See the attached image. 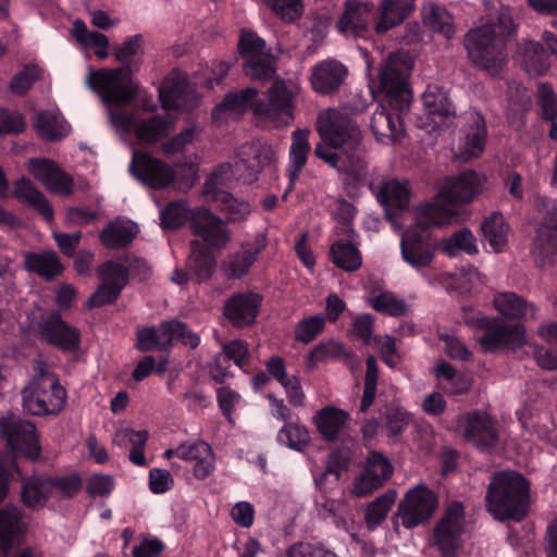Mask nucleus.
<instances>
[{"label": "nucleus", "mask_w": 557, "mask_h": 557, "mask_svg": "<svg viewBox=\"0 0 557 557\" xmlns=\"http://www.w3.org/2000/svg\"><path fill=\"white\" fill-rule=\"evenodd\" d=\"M312 420L321 437L326 442H334L343 433L349 413L334 406H326L318 410Z\"/></svg>", "instance_id": "2f4dec72"}, {"label": "nucleus", "mask_w": 557, "mask_h": 557, "mask_svg": "<svg viewBox=\"0 0 557 557\" xmlns=\"http://www.w3.org/2000/svg\"><path fill=\"white\" fill-rule=\"evenodd\" d=\"M376 197L385 208L387 216L391 218L398 210H403L408 206L409 189L406 183L389 180L380 185Z\"/></svg>", "instance_id": "c9c22d12"}, {"label": "nucleus", "mask_w": 557, "mask_h": 557, "mask_svg": "<svg viewBox=\"0 0 557 557\" xmlns=\"http://www.w3.org/2000/svg\"><path fill=\"white\" fill-rule=\"evenodd\" d=\"M38 333L47 344L63 351H74L79 347L78 330L63 321L58 313L45 317L38 325Z\"/></svg>", "instance_id": "a211bd4d"}, {"label": "nucleus", "mask_w": 557, "mask_h": 557, "mask_svg": "<svg viewBox=\"0 0 557 557\" xmlns=\"http://www.w3.org/2000/svg\"><path fill=\"white\" fill-rule=\"evenodd\" d=\"M370 304L374 310L393 317L404 315L407 312L406 302L391 292H383L372 297Z\"/></svg>", "instance_id": "13d9d810"}, {"label": "nucleus", "mask_w": 557, "mask_h": 557, "mask_svg": "<svg viewBox=\"0 0 557 557\" xmlns=\"http://www.w3.org/2000/svg\"><path fill=\"white\" fill-rule=\"evenodd\" d=\"M411 421L410 414L404 409L391 407L386 411V429L393 436L400 435Z\"/></svg>", "instance_id": "338daca9"}, {"label": "nucleus", "mask_w": 557, "mask_h": 557, "mask_svg": "<svg viewBox=\"0 0 557 557\" xmlns=\"http://www.w3.org/2000/svg\"><path fill=\"white\" fill-rule=\"evenodd\" d=\"M414 0H381L374 29L383 34L401 24L413 11Z\"/></svg>", "instance_id": "473e14b6"}, {"label": "nucleus", "mask_w": 557, "mask_h": 557, "mask_svg": "<svg viewBox=\"0 0 557 557\" xmlns=\"http://www.w3.org/2000/svg\"><path fill=\"white\" fill-rule=\"evenodd\" d=\"M223 352L214 357L210 373L213 380L222 383L227 376V367L224 364L232 360L238 368L245 372L249 371L250 352L248 344L242 339H234L222 346Z\"/></svg>", "instance_id": "393cba45"}, {"label": "nucleus", "mask_w": 557, "mask_h": 557, "mask_svg": "<svg viewBox=\"0 0 557 557\" xmlns=\"http://www.w3.org/2000/svg\"><path fill=\"white\" fill-rule=\"evenodd\" d=\"M441 249L448 257H455L458 251H463L468 255L478 252L475 237L468 228H462L450 237L444 238L441 244Z\"/></svg>", "instance_id": "6e6d98bb"}, {"label": "nucleus", "mask_w": 557, "mask_h": 557, "mask_svg": "<svg viewBox=\"0 0 557 557\" xmlns=\"http://www.w3.org/2000/svg\"><path fill=\"white\" fill-rule=\"evenodd\" d=\"M34 126L40 138L61 140L70 133V124L58 110L40 111L35 116Z\"/></svg>", "instance_id": "f704fd0d"}, {"label": "nucleus", "mask_w": 557, "mask_h": 557, "mask_svg": "<svg viewBox=\"0 0 557 557\" xmlns=\"http://www.w3.org/2000/svg\"><path fill=\"white\" fill-rule=\"evenodd\" d=\"M159 96L163 108L166 110L188 109L195 100L194 91L184 78L166 82L160 89Z\"/></svg>", "instance_id": "58836bf2"}, {"label": "nucleus", "mask_w": 557, "mask_h": 557, "mask_svg": "<svg viewBox=\"0 0 557 557\" xmlns=\"http://www.w3.org/2000/svg\"><path fill=\"white\" fill-rule=\"evenodd\" d=\"M0 430L8 445L16 454L30 459L39 456L40 446L35 425L14 414L0 418Z\"/></svg>", "instance_id": "ddd939ff"}, {"label": "nucleus", "mask_w": 557, "mask_h": 557, "mask_svg": "<svg viewBox=\"0 0 557 557\" xmlns=\"http://www.w3.org/2000/svg\"><path fill=\"white\" fill-rule=\"evenodd\" d=\"M40 78V69L36 65H25L10 83V89L15 95H24L35 82Z\"/></svg>", "instance_id": "69168bd1"}, {"label": "nucleus", "mask_w": 557, "mask_h": 557, "mask_svg": "<svg viewBox=\"0 0 557 557\" xmlns=\"http://www.w3.org/2000/svg\"><path fill=\"white\" fill-rule=\"evenodd\" d=\"M259 174V166L253 165L250 157L243 156V147L240 148L238 160L234 164H221L208 178L205 184V194L211 193V187L218 188L227 184L231 178L242 181L244 183H251L257 180Z\"/></svg>", "instance_id": "412c9836"}, {"label": "nucleus", "mask_w": 557, "mask_h": 557, "mask_svg": "<svg viewBox=\"0 0 557 557\" xmlns=\"http://www.w3.org/2000/svg\"><path fill=\"white\" fill-rule=\"evenodd\" d=\"M396 497V491L388 490L367 506L364 520L369 529L373 530L385 520Z\"/></svg>", "instance_id": "5fc2aeb1"}, {"label": "nucleus", "mask_w": 557, "mask_h": 557, "mask_svg": "<svg viewBox=\"0 0 557 557\" xmlns=\"http://www.w3.org/2000/svg\"><path fill=\"white\" fill-rule=\"evenodd\" d=\"M243 156L250 157L253 165L259 166V173L276 160L275 149L268 144H249L243 146Z\"/></svg>", "instance_id": "bf43d9fd"}, {"label": "nucleus", "mask_w": 557, "mask_h": 557, "mask_svg": "<svg viewBox=\"0 0 557 557\" xmlns=\"http://www.w3.org/2000/svg\"><path fill=\"white\" fill-rule=\"evenodd\" d=\"M481 327L485 330L479 339L484 352H494L499 349L515 350L525 343V330L522 324L510 325L499 319H478Z\"/></svg>", "instance_id": "9b49d317"}, {"label": "nucleus", "mask_w": 557, "mask_h": 557, "mask_svg": "<svg viewBox=\"0 0 557 557\" xmlns=\"http://www.w3.org/2000/svg\"><path fill=\"white\" fill-rule=\"evenodd\" d=\"M27 533V524L22 511L13 505L0 508V552L7 557L20 546Z\"/></svg>", "instance_id": "aec40b11"}, {"label": "nucleus", "mask_w": 557, "mask_h": 557, "mask_svg": "<svg viewBox=\"0 0 557 557\" xmlns=\"http://www.w3.org/2000/svg\"><path fill=\"white\" fill-rule=\"evenodd\" d=\"M243 71L252 81H268L276 73V60L264 39L251 30L243 29L238 42Z\"/></svg>", "instance_id": "6e6552de"}, {"label": "nucleus", "mask_w": 557, "mask_h": 557, "mask_svg": "<svg viewBox=\"0 0 557 557\" xmlns=\"http://www.w3.org/2000/svg\"><path fill=\"white\" fill-rule=\"evenodd\" d=\"M267 242L263 235H258L253 240L244 243L240 249L228 255L221 264V272L232 280L240 278L248 273L257 256L265 248Z\"/></svg>", "instance_id": "4be33fe9"}, {"label": "nucleus", "mask_w": 557, "mask_h": 557, "mask_svg": "<svg viewBox=\"0 0 557 557\" xmlns=\"http://www.w3.org/2000/svg\"><path fill=\"white\" fill-rule=\"evenodd\" d=\"M14 193L18 199L34 207L48 223L53 222V209L47 198L27 178L15 183Z\"/></svg>", "instance_id": "49530a36"}, {"label": "nucleus", "mask_w": 557, "mask_h": 557, "mask_svg": "<svg viewBox=\"0 0 557 557\" xmlns=\"http://www.w3.org/2000/svg\"><path fill=\"white\" fill-rule=\"evenodd\" d=\"M333 262L345 271H356L362 264L360 250L351 243L338 240L331 246Z\"/></svg>", "instance_id": "603ef678"}, {"label": "nucleus", "mask_w": 557, "mask_h": 557, "mask_svg": "<svg viewBox=\"0 0 557 557\" xmlns=\"http://www.w3.org/2000/svg\"><path fill=\"white\" fill-rule=\"evenodd\" d=\"M277 16L287 22H293L301 15L302 4L300 0H263Z\"/></svg>", "instance_id": "0e129e2a"}, {"label": "nucleus", "mask_w": 557, "mask_h": 557, "mask_svg": "<svg viewBox=\"0 0 557 557\" xmlns=\"http://www.w3.org/2000/svg\"><path fill=\"white\" fill-rule=\"evenodd\" d=\"M148 440L147 431H134L131 429H122L116 431L113 442L121 446H132L128 458L136 466H145L147 463L144 448Z\"/></svg>", "instance_id": "09e8293b"}, {"label": "nucleus", "mask_w": 557, "mask_h": 557, "mask_svg": "<svg viewBox=\"0 0 557 557\" xmlns=\"http://www.w3.org/2000/svg\"><path fill=\"white\" fill-rule=\"evenodd\" d=\"M530 502V484L513 471L493 475L486 493L487 510L499 520H521Z\"/></svg>", "instance_id": "7ed1b4c3"}, {"label": "nucleus", "mask_w": 557, "mask_h": 557, "mask_svg": "<svg viewBox=\"0 0 557 557\" xmlns=\"http://www.w3.org/2000/svg\"><path fill=\"white\" fill-rule=\"evenodd\" d=\"M33 379L22 389V406L33 416L58 414L65 405L66 391L58 375L41 358L33 360Z\"/></svg>", "instance_id": "20e7f679"}, {"label": "nucleus", "mask_w": 557, "mask_h": 557, "mask_svg": "<svg viewBox=\"0 0 557 557\" xmlns=\"http://www.w3.org/2000/svg\"><path fill=\"white\" fill-rule=\"evenodd\" d=\"M347 76V69L335 60H325L312 69L311 85L319 94L336 91Z\"/></svg>", "instance_id": "c756f323"}, {"label": "nucleus", "mask_w": 557, "mask_h": 557, "mask_svg": "<svg viewBox=\"0 0 557 557\" xmlns=\"http://www.w3.org/2000/svg\"><path fill=\"white\" fill-rule=\"evenodd\" d=\"M465 510L460 503L453 504L435 528L438 549L445 557H454L461 544Z\"/></svg>", "instance_id": "2eb2a0df"}, {"label": "nucleus", "mask_w": 557, "mask_h": 557, "mask_svg": "<svg viewBox=\"0 0 557 557\" xmlns=\"http://www.w3.org/2000/svg\"><path fill=\"white\" fill-rule=\"evenodd\" d=\"M98 273L103 282L114 285L121 289H123L127 283L128 269L115 261H108L103 263L99 268Z\"/></svg>", "instance_id": "e2e57ef3"}, {"label": "nucleus", "mask_w": 557, "mask_h": 557, "mask_svg": "<svg viewBox=\"0 0 557 557\" xmlns=\"http://www.w3.org/2000/svg\"><path fill=\"white\" fill-rule=\"evenodd\" d=\"M370 126L376 140L383 144L398 140L404 134L399 117H394L385 107L373 112Z\"/></svg>", "instance_id": "e433bc0d"}, {"label": "nucleus", "mask_w": 557, "mask_h": 557, "mask_svg": "<svg viewBox=\"0 0 557 557\" xmlns=\"http://www.w3.org/2000/svg\"><path fill=\"white\" fill-rule=\"evenodd\" d=\"M519 55L522 67L531 76L542 75L549 66L548 55L539 42L529 40L521 44Z\"/></svg>", "instance_id": "a18cd8bd"}, {"label": "nucleus", "mask_w": 557, "mask_h": 557, "mask_svg": "<svg viewBox=\"0 0 557 557\" xmlns=\"http://www.w3.org/2000/svg\"><path fill=\"white\" fill-rule=\"evenodd\" d=\"M190 253L186 261L188 272L197 282L211 278L216 268V257L212 250L202 247L198 242H190Z\"/></svg>", "instance_id": "72a5a7b5"}, {"label": "nucleus", "mask_w": 557, "mask_h": 557, "mask_svg": "<svg viewBox=\"0 0 557 557\" xmlns=\"http://www.w3.org/2000/svg\"><path fill=\"white\" fill-rule=\"evenodd\" d=\"M129 171L138 181L152 188H163L174 180V170L146 152L134 151Z\"/></svg>", "instance_id": "4468645a"}, {"label": "nucleus", "mask_w": 557, "mask_h": 557, "mask_svg": "<svg viewBox=\"0 0 557 557\" xmlns=\"http://www.w3.org/2000/svg\"><path fill=\"white\" fill-rule=\"evenodd\" d=\"M184 331V323L171 321L161 323L159 326H151L138 330L137 348L140 351L163 350L170 346L177 334Z\"/></svg>", "instance_id": "a878e982"}, {"label": "nucleus", "mask_w": 557, "mask_h": 557, "mask_svg": "<svg viewBox=\"0 0 557 557\" xmlns=\"http://www.w3.org/2000/svg\"><path fill=\"white\" fill-rule=\"evenodd\" d=\"M51 498H53L52 478L32 475L23 480L22 499L27 507L44 506Z\"/></svg>", "instance_id": "a19ab883"}, {"label": "nucleus", "mask_w": 557, "mask_h": 557, "mask_svg": "<svg viewBox=\"0 0 557 557\" xmlns=\"http://www.w3.org/2000/svg\"><path fill=\"white\" fill-rule=\"evenodd\" d=\"M517 25L508 8H500L497 23L484 24L466 36L469 58L481 70L497 77L507 65L506 40Z\"/></svg>", "instance_id": "f03ea898"}, {"label": "nucleus", "mask_w": 557, "mask_h": 557, "mask_svg": "<svg viewBox=\"0 0 557 557\" xmlns=\"http://www.w3.org/2000/svg\"><path fill=\"white\" fill-rule=\"evenodd\" d=\"M486 126L484 117L479 112H471L468 117L466 141L461 158L468 160L478 158L485 148Z\"/></svg>", "instance_id": "4c0bfd02"}, {"label": "nucleus", "mask_w": 557, "mask_h": 557, "mask_svg": "<svg viewBox=\"0 0 557 557\" xmlns=\"http://www.w3.org/2000/svg\"><path fill=\"white\" fill-rule=\"evenodd\" d=\"M216 202L220 210L227 215L231 222H239L245 220L251 212L250 203L245 200H239L233 195L218 188L211 187V193L208 195Z\"/></svg>", "instance_id": "de8ad7c7"}, {"label": "nucleus", "mask_w": 557, "mask_h": 557, "mask_svg": "<svg viewBox=\"0 0 557 557\" xmlns=\"http://www.w3.org/2000/svg\"><path fill=\"white\" fill-rule=\"evenodd\" d=\"M137 232L138 227L135 223L116 219L102 230L99 238L106 247L119 249L129 245Z\"/></svg>", "instance_id": "79ce46f5"}, {"label": "nucleus", "mask_w": 557, "mask_h": 557, "mask_svg": "<svg viewBox=\"0 0 557 557\" xmlns=\"http://www.w3.org/2000/svg\"><path fill=\"white\" fill-rule=\"evenodd\" d=\"M403 260L412 269L422 273L435 259L436 247L417 230H407L400 240Z\"/></svg>", "instance_id": "f3484780"}, {"label": "nucleus", "mask_w": 557, "mask_h": 557, "mask_svg": "<svg viewBox=\"0 0 557 557\" xmlns=\"http://www.w3.org/2000/svg\"><path fill=\"white\" fill-rule=\"evenodd\" d=\"M457 212L435 203H425L417 209V226L425 230L430 226L450 224Z\"/></svg>", "instance_id": "8fccbe9b"}, {"label": "nucleus", "mask_w": 557, "mask_h": 557, "mask_svg": "<svg viewBox=\"0 0 557 557\" xmlns=\"http://www.w3.org/2000/svg\"><path fill=\"white\" fill-rule=\"evenodd\" d=\"M437 507V497L423 484L410 488L398 504L397 517L411 529L429 520Z\"/></svg>", "instance_id": "f8f14e48"}, {"label": "nucleus", "mask_w": 557, "mask_h": 557, "mask_svg": "<svg viewBox=\"0 0 557 557\" xmlns=\"http://www.w3.org/2000/svg\"><path fill=\"white\" fill-rule=\"evenodd\" d=\"M484 178L473 171L447 177L438 191V197L448 203L471 202L482 190Z\"/></svg>", "instance_id": "6ab92c4d"}, {"label": "nucleus", "mask_w": 557, "mask_h": 557, "mask_svg": "<svg viewBox=\"0 0 557 557\" xmlns=\"http://www.w3.org/2000/svg\"><path fill=\"white\" fill-rule=\"evenodd\" d=\"M193 210L188 211L184 202H172L161 212V223L164 228H178L186 221L190 222Z\"/></svg>", "instance_id": "052dcab7"}, {"label": "nucleus", "mask_w": 557, "mask_h": 557, "mask_svg": "<svg viewBox=\"0 0 557 557\" xmlns=\"http://www.w3.org/2000/svg\"><path fill=\"white\" fill-rule=\"evenodd\" d=\"M481 231L485 242L494 251L498 252L508 242L510 227L503 213L494 211L482 221Z\"/></svg>", "instance_id": "37998d69"}, {"label": "nucleus", "mask_w": 557, "mask_h": 557, "mask_svg": "<svg viewBox=\"0 0 557 557\" xmlns=\"http://www.w3.org/2000/svg\"><path fill=\"white\" fill-rule=\"evenodd\" d=\"M278 443L295 450H301L310 443L308 430L298 423H286L277 433Z\"/></svg>", "instance_id": "4d7b16f0"}, {"label": "nucleus", "mask_w": 557, "mask_h": 557, "mask_svg": "<svg viewBox=\"0 0 557 557\" xmlns=\"http://www.w3.org/2000/svg\"><path fill=\"white\" fill-rule=\"evenodd\" d=\"M261 297L252 292L238 293L225 301L224 317L235 327L252 324L258 315Z\"/></svg>", "instance_id": "b1692460"}, {"label": "nucleus", "mask_w": 557, "mask_h": 557, "mask_svg": "<svg viewBox=\"0 0 557 557\" xmlns=\"http://www.w3.org/2000/svg\"><path fill=\"white\" fill-rule=\"evenodd\" d=\"M458 425L465 438L480 449L493 447L498 442L496 423L487 413L471 411L459 418Z\"/></svg>", "instance_id": "dca6fc26"}, {"label": "nucleus", "mask_w": 557, "mask_h": 557, "mask_svg": "<svg viewBox=\"0 0 557 557\" xmlns=\"http://www.w3.org/2000/svg\"><path fill=\"white\" fill-rule=\"evenodd\" d=\"M284 557H338L335 553L308 543L290 546Z\"/></svg>", "instance_id": "774afa93"}, {"label": "nucleus", "mask_w": 557, "mask_h": 557, "mask_svg": "<svg viewBox=\"0 0 557 557\" xmlns=\"http://www.w3.org/2000/svg\"><path fill=\"white\" fill-rule=\"evenodd\" d=\"M258 90L249 87L239 92H230L225 96L224 100L219 103L213 112L212 117L214 121H220L223 114L237 115L251 107H256Z\"/></svg>", "instance_id": "ea45409f"}, {"label": "nucleus", "mask_w": 557, "mask_h": 557, "mask_svg": "<svg viewBox=\"0 0 557 557\" xmlns=\"http://www.w3.org/2000/svg\"><path fill=\"white\" fill-rule=\"evenodd\" d=\"M30 174L38 180L49 191L62 196L72 194L73 181L49 159H30L28 161Z\"/></svg>", "instance_id": "5701e85b"}, {"label": "nucleus", "mask_w": 557, "mask_h": 557, "mask_svg": "<svg viewBox=\"0 0 557 557\" xmlns=\"http://www.w3.org/2000/svg\"><path fill=\"white\" fill-rule=\"evenodd\" d=\"M325 325L324 317L317 314L298 322L295 327V338L301 343L312 342Z\"/></svg>", "instance_id": "680f3d73"}, {"label": "nucleus", "mask_w": 557, "mask_h": 557, "mask_svg": "<svg viewBox=\"0 0 557 557\" xmlns=\"http://www.w3.org/2000/svg\"><path fill=\"white\" fill-rule=\"evenodd\" d=\"M424 24L433 32L442 34L445 38H451L455 34L453 17L449 13L434 3H428L422 8Z\"/></svg>", "instance_id": "3c124183"}, {"label": "nucleus", "mask_w": 557, "mask_h": 557, "mask_svg": "<svg viewBox=\"0 0 557 557\" xmlns=\"http://www.w3.org/2000/svg\"><path fill=\"white\" fill-rule=\"evenodd\" d=\"M300 90L292 79L276 78L267 92V100L259 101L255 113L274 127L287 126L294 119L295 99Z\"/></svg>", "instance_id": "39448f33"}, {"label": "nucleus", "mask_w": 557, "mask_h": 557, "mask_svg": "<svg viewBox=\"0 0 557 557\" xmlns=\"http://www.w3.org/2000/svg\"><path fill=\"white\" fill-rule=\"evenodd\" d=\"M86 84L95 90L108 104L117 107L129 103L136 95V86L126 67L115 70H101L90 73Z\"/></svg>", "instance_id": "1a4fd4ad"}, {"label": "nucleus", "mask_w": 557, "mask_h": 557, "mask_svg": "<svg viewBox=\"0 0 557 557\" xmlns=\"http://www.w3.org/2000/svg\"><path fill=\"white\" fill-rule=\"evenodd\" d=\"M366 107L367 100L355 95L342 110L327 109L318 116L322 141L317 144L314 154L338 172L358 174L364 166L361 132L348 111L360 113Z\"/></svg>", "instance_id": "f257e3e1"}, {"label": "nucleus", "mask_w": 557, "mask_h": 557, "mask_svg": "<svg viewBox=\"0 0 557 557\" xmlns=\"http://www.w3.org/2000/svg\"><path fill=\"white\" fill-rule=\"evenodd\" d=\"M493 302L495 309L508 320H516L521 324L537 319L539 308L535 304L513 292L495 294Z\"/></svg>", "instance_id": "bb28decb"}, {"label": "nucleus", "mask_w": 557, "mask_h": 557, "mask_svg": "<svg viewBox=\"0 0 557 557\" xmlns=\"http://www.w3.org/2000/svg\"><path fill=\"white\" fill-rule=\"evenodd\" d=\"M413 67L410 55L405 51L392 53L385 60L380 73V86L389 104L400 111L409 106L408 77Z\"/></svg>", "instance_id": "423d86ee"}, {"label": "nucleus", "mask_w": 557, "mask_h": 557, "mask_svg": "<svg viewBox=\"0 0 557 557\" xmlns=\"http://www.w3.org/2000/svg\"><path fill=\"white\" fill-rule=\"evenodd\" d=\"M555 210V216L553 224L542 222L537 228L536 237L533 245V252L540 255L543 258L557 252V207H553Z\"/></svg>", "instance_id": "864d4df0"}, {"label": "nucleus", "mask_w": 557, "mask_h": 557, "mask_svg": "<svg viewBox=\"0 0 557 557\" xmlns=\"http://www.w3.org/2000/svg\"><path fill=\"white\" fill-rule=\"evenodd\" d=\"M109 117L115 128L133 131L140 144L151 145L166 137L174 128V120L169 115L144 117L139 110L125 113L120 109H110Z\"/></svg>", "instance_id": "0eeeda50"}, {"label": "nucleus", "mask_w": 557, "mask_h": 557, "mask_svg": "<svg viewBox=\"0 0 557 557\" xmlns=\"http://www.w3.org/2000/svg\"><path fill=\"white\" fill-rule=\"evenodd\" d=\"M422 102L429 119L438 126L451 123L455 108L446 92L437 85H429L422 94Z\"/></svg>", "instance_id": "7c9ffc66"}, {"label": "nucleus", "mask_w": 557, "mask_h": 557, "mask_svg": "<svg viewBox=\"0 0 557 557\" xmlns=\"http://www.w3.org/2000/svg\"><path fill=\"white\" fill-rule=\"evenodd\" d=\"M375 15L376 11L372 3L348 0L338 22L339 32L359 36L374 21Z\"/></svg>", "instance_id": "cd10ccee"}, {"label": "nucleus", "mask_w": 557, "mask_h": 557, "mask_svg": "<svg viewBox=\"0 0 557 557\" xmlns=\"http://www.w3.org/2000/svg\"><path fill=\"white\" fill-rule=\"evenodd\" d=\"M190 231L202 247L212 251H220L227 247L232 240V232L226 223L209 209L199 207L190 215Z\"/></svg>", "instance_id": "9d476101"}, {"label": "nucleus", "mask_w": 557, "mask_h": 557, "mask_svg": "<svg viewBox=\"0 0 557 557\" xmlns=\"http://www.w3.org/2000/svg\"><path fill=\"white\" fill-rule=\"evenodd\" d=\"M309 135L310 131L308 128H298L292 133V144L288 152L289 163L286 169L288 186L283 195L284 198L294 188L311 152Z\"/></svg>", "instance_id": "c85d7f7f"}, {"label": "nucleus", "mask_w": 557, "mask_h": 557, "mask_svg": "<svg viewBox=\"0 0 557 557\" xmlns=\"http://www.w3.org/2000/svg\"><path fill=\"white\" fill-rule=\"evenodd\" d=\"M25 268L39 276L50 281L63 271L60 258L54 251H41L25 256Z\"/></svg>", "instance_id": "c03bdc74"}]
</instances>
